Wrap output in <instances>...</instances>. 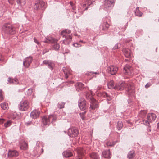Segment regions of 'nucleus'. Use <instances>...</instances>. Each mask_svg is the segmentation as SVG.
Segmentation results:
<instances>
[{"label":"nucleus","instance_id":"nucleus-1","mask_svg":"<svg viewBox=\"0 0 159 159\" xmlns=\"http://www.w3.org/2000/svg\"><path fill=\"white\" fill-rule=\"evenodd\" d=\"M127 87V93L128 95H131L134 93L135 91L133 84L130 83L125 82H120L118 84L115 86V89L116 90H122L125 88Z\"/></svg>","mask_w":159,"mask_h":159},{"label":"nucleus","instance_id":"nucleus-2","mask_svg":"<svg viewBox=\"0 0 159 159\" xmlns=\"http://www.w3.org/2000/svg\"><path fill=\"white\" fill-rule=\"evenodd\" d=\"M2 30L4 35L8 36L10 35H12L15 33L14 27L9 24H6L3 27Z\"/></svg>","mask_w":159,"mask_h":159},{"label":"nucleus","instance_id":"nucleus-3","mask_svg":"<svg viewBox=\"0 0 159 159\" xmlns=\"http://www.w3.org/2000/svg\"><path fill=\"white\" fill-rule=\"evenodd\" d=\"M114 0H105L103 5L104 9L105 10H109L114 6Z\"/></svg>","mask_w":159,"mask_h":159},{"label":"nucleus","instance_id":"nucleus-4","mask_svg":"<svg viewBox=\"0 0 159 159\" xmlns=\"http://www.w3.org/2000/svg\"><path fill=\"white\" fill-rule=\"evenodd\" d=\"M79 133V130L75 127H71L68 129V134L70 137H76L77 136Z\"/></svg>","mask_w":159,"mask_h":159},{"label":"nucleus","instance_id":"nucleus-5","mask_svg":"<svg viewBox=\"0 0 159 159\" xmlns=\"http://www.w3.org/2000/svg\"><path fill=\"white\" fill-rule=\"evenodd\" d=\"M18 107L21 111H27L29 107V103L27 100L22 101L20 102Z\"/></svg>","mask_w":159,"mask_h":159},{"label":"nucleus","instance_id":"nucleus-6","mask_svg":"<svg viewBox=\"0 0 159 159\" xmlns=\"http://www.w3.org/2000/svg\"><path fill=\"white\" fill-rule=\"evenodd\" d=\"M78 106L80 110L84 111L88 107V104L84 98H81L78 102Z\"/></svg>","mask_w":159,"mask_h":159},{"label":"nucleus","instance_id":"nucleus-7","mask_svg":"<svg viewBox=\"0 0 159 159\" xmlns=\"http://www.w3.org/2000/svg\"><path fill=\"white\" fill-rule=\"evenodd\" d=\"M45 2L42 1H36L34 5V8L35 9H39L42 7H45Z\"/></svg>","mask_w":159,"mask_h":159},{"label":"nucleus","instance_id":"nucleus-8","mask_svg":"<svg viewBox=\"0 0 159 159\" xmlns=\"http://www.w3.org/2000/svg\"><path fill=\"white\" fill-rule=\"evenodd\" d=\"M43 147V144L39 141L37 142L36 149L37 152L39 154H41L43 153L44 150L42 148Z\"/></svg>","mask_w":159,"mask_h":159},{"label":"nucleus","instance_id":"nucleus-9","mask_svg":"<svg viewBox=\"0 0 159 159\" xmlns=\"http://www.w3.org/2000/svg\"><path fill=\"white\" fill-rule=\"evenodd\" d=\"M63 38H65V39L62 41V43L66 45H68L71 41L72 36L71 35H64Z\"/></svg>","mask_w":159,"mask_h":159},{"label":"nucleus","instance_id":"nucleus-10","mask_svg":"<svg viewBox=\"0 0 159 159\" xmlns=\"http://www.w3.org/2000/svg\"><path fill=\"white\" fill-rule=\"evenodd\" d=\"M32 57H29L25 58L23 62V65L26 68H28L32 61Z\"/></svg>","mask_w":159,"mask_h":159},{"label":"nucleus","instance_id":"nucleus-11","mask_svg":"<svg viewBox=\"0 0 159 159\" xmlns=\"http://www.w3.org/2000/svg\"><path fill=\"white\" fill-rule=\"evenodd\" d=\"M118 68L114 66H111L107 68L108 72L112 75H115L118 70Z\"/></svg>","mask_w":159,"mask_h":159},{"label":"nucleus","instance_id":"nucleus-12","mask_svg":"<svg viewBox=\"0 0 159 159\" xmlns=\"http://www.w3.org/2000/svg\"><path fill=\"white\" fill-rule=\"evenodd\" d=\"M90 103V108L92 110H94L98 107V102L94 98L91 99Z\"/></svg>","mask_w":159,"mask_h":159},{"label":"nucleus","instance_id":"nucleus-13","mask_svg":"<svg viewBox=\"0 0 159 159\" xmlns=\"http://www.w3.org/2000/svg\"><path fill=\"white\" fill-rule=\"evenodd\" d=\"M58 41V40L56 39L51 37H48L47 38L46 40H45L44 42L45 43H57Z\"/></svg>","mask_w":159,"mask_h":159},{"label":"nucleus","instance_id":"nucleus-14","mask_svg":"<svg viewBox=\"0 0 159 159\" xmlns=\"http://www.w3.org/2000/svg\"><path fill=\"white\" fill-rule=\"evenodd\" d=\"M122 51L126 57L130 58L132 57V54L129 49L124 48L122 49Z\"/></svg>","mask_w":159,"mask_h":159},{"label":"nucleus","instance_id":"nucleus-15","mask_svg":"<svg viewBox=\"0 0 159 159\" xmlns=\"http://www.w3.org/2000/svg\"><path fill=\"white\" fill-rule=\"evenodd\" d=\"M40 112L37 110H34L30 113V116L33 118L36 119L39 116Z\"/></svg>","mask_w":159,"mask_h":159},{"label":"nucleus","instance_id":"nucleus-16","mask_svg":"<svg viewBox=\"0 0 159 159\" xmlns=\"http://www.w3.org/2000/svg\"><path fill=\"white\" fill-rule=\"evenodd\" d=\"M42 122L44 125H49L50 123V120L49 116H43L42 119Z\"/></svg>","mask_w":159,"mask_h":159},{"label":"nucleus","instance_id":"nucleus-17","mask_svg":"<svg viewBox=\"0 0 159 159\" xmlns=\"http://www.w3.org/2000/svg\"><path fill=\"white\" fill-rule=\"evenodd\" d=\"M19 155L18 152L15 150H10L8 151V157H16Z\"/></svg>","mask_w":159,"mask_h":159},{"label":"nucleus","instance_id":"nucleus-18","mask_svg":"<svg viewBox=\"0 0 159 159\" xmlns=\"http://www.w3.org/2000/svg\"><path fill=\"white\" fill-rule=\"evenodd\" d=\"M97 95L99 97L102 96L104 98L107 97V100L108 101L111 100L112 98L111 96L105 92H102L98 93Z\"/></svg>","mask_w":159,"mask_h":159},{"label":"nucleus","instance_id":"nucleus-19","mask_svg":"<svg viewBox=\"0 0 159 159\" xmlns=\"http://www.w3.org/2000/svg\"><path fill=\"white\" fill-rule=\"evenodd\" d=\"M156 116L155 114L153 113H149L148 114L147 116V119L149 121L152 122V121L155 120L156 118Z\"/></svg>","mask_w":159,"mask_h":159},{"label":"nucleus","instance_id":"nucleus-20","mask_svg":"<svg viewBox=\"0 0 159 159\" xmlns=\"http://www.w3.org/2000/svg\"><path fill=\"white\" fill-rule=\"evenodd\" d=\"M8 81L10 84H17L19 83V80L16 78L11 79L9 77L8 79Z\"/></svg>","mask_w":159,"mask_h":159},{"label":"nucleus","instance_id":"nucleus-21","mask_svg":"<svg viewBox=\"0 0 159 159\" xmlns=\"http://www.w3.org/2000/svg\"><path fill=\"white\" fill-rule=\"evenodd\" d=\"M131 67L128 65H126L124 68L123 72L125 74L129 75L130 73Z\"/></svg>","mask_w":159,"mask_h":159},{"label":"nucleus","instance_id":"nucleus-22","mask_svg":"<svg viewBox=\"0 0 159 159\" xmlns=\"http://www.w3.org/2000/svg\"><path fill=\"white\" fill-rule=\"evenodd\" d=\"M102 156L105 158H110L111 156L110 150H107L103 151L102 153Z\"/></svg>","mask_w":159,"mask_h":159},{"label":"nucleus","instance_id":"nucleus-23","mask_svg":"<svg viewBox=\"0 0 159 159\" xmlns=\"http://www.w3.org/2000/svg\"><path fill=\"white\" fill-rule=\"evenodd\" d=\"M62 154L63 156L66 157H70L72 156V153L69 150L64 151Z\"/></svg>","mask_w":159,"mask_h":159},{"label":"nucleus","instance_id":"nucleus-24","mask_svg":"<svg viewBox=\"0 0 159 159\" xmlns=\"http://www.w3.org/2000/svg\"><path fill=\"white\" fill-rule=\"evenodd\" d=\"M135 155L134 151L132 150L129 152L127 155V157L129 159H132Z\"/></svg>","mask_w":159,"mask_h":159},{"label":"nucleus","instance_id":"nucleus-25","mask_svg":"<svg viewBox=\"0 0 159 159\" xmlns=\"http://www.w3.org/2000/svg\"><path fill=\"white\" fill-rule=\"evenodd\" d=\"M62 70L64 73L65 78H67L68 77V75L70 73V70L68 69H66V68L64 67Z\"/></svg>","mask_w":159,"mask_h":159},{"label":"nucleus","instance_id":"nucleus-26","mask_svg":"<svg viewBox=\"0 0 159 159\" xmlns=\"http://www.w3.org/2000/svg\"><path fill=\"white\" fill-rule=\"evenodd\" d=\"M107 86L109 89H115V86L114 85V82L113 80H111L108 82L107 83Z\"/></svg>","mask_w":159,"mask_h":159},{"label":"nucleus","instance_id":"nucleus-27","mask_svg":"<svg viewBox=\"0 0 159 159\" xmlns=\"http://www.w3.org/2000/svg\"><path fill=\"white\" fill-rule=\"evenodd\" d=\"M147 114V111L145 110H141L138 114V116L139 117L142 118H144Z\"/></svg>","mask_w":159,"mask_h":159},{"label":"nucleus","instance_id":"nucleus-28","mask_svg":"<svg viewBox=\"0 0 159 159\" xmlns=\"http://www.w3.org/2000/svg\"><path fill=\"white\" fill-rule=\"evenodd\" d=\"M109 27V25L106 22L103 23L101 28L102 30H106Z\"/></svg>","mask_w":159,"mask_h":159},{"label":"nucleus","instance_id":"nucleus-29","mask_svg":"<svg viewBox=\"0 0 159 159\" xmlns=\"http://www.w3.org/2000/svg\"><path fill=\"white\" fill-rule=\"evenodd\" d=\"M20 149L23 150H26L28 148V144L25 142H24L20 147Z\"/></svg>","mask_w":159,"mask_h":159},{"label":"nucleus","instance_id":"nucleus-30","mask_svg":"<svg viewBox=\"0 0 159 159\" xmlns=\"http://www.w3.org/2000/svg\"><path fill=\"white\" fill-rule=\"evenodd\" d=\"M17 4L22 7L25 5L26 3V0H16Z\"/></svg>","mask_w":159,"mask_h":159},{"label":"nucleus","instance_id":"nucleus-31","mask_svg":"<svg viewBox=\"0 0 159 159\" xmlns=\"http://www.w3.org/2000/svg\"><path fill=\"white\" fill-rule=\"evenodd\" d=\"M90 157L93 159H98L99 158V155L95 152H93L90 154Z\"/></svg>","mask_w":159,"mask_h":159},{"label":"nucleus","instance_id":"nucleus-32","mask_svg":"<svg viewBox=\"0 0 159 159\" xmlns=\"http://www.w3.org/2000/svg\"><path fill=\"white\" fill-rule=\"evenodd\" d=\"M135 13L136 16L139 17L141 16L142 15V13L139 10V7H137L136 8V9L135 11Z\"/></svg>","mask_w":159,"mask_h":159},{"label":"nucleus","instance_id":"nucleus-33","mask_svg":"<svg viewBox=\"0 0 159 159\" xmlns=\"http://www.w3.org/2000/svg\"><path fill=\"white\" fill-rule=\"evenodd\" d=\"M93 0H87L85 1V2L86 3L87 6L85 8L84 10H86L88 9V8L89 6L91 5L93 3Z\"/></svg>","mask_w":159,"mask_h":159},{"label":"nucleus","instance_id":"nucleus-34","mask_svg":"<svg viewBox=\"0 0 159 159\" xmlns=\"http://www.w3.org/2000/svg\"><path fill=\"white\" fill-rule=\"evenodd\" d=\"M49 117L50 121H51L52 123L55 122L57 120V116L56 115H51L49 116Z\"/></svg>","mask_w":159,"mask_h":159},{"label":"nucleus","instance_id":"nucleus-35","mask_svg":"<svg viewBox=\"0 0 159 159\" xmlns=\"http://www.w3.org/2000/svg\"><path fill=\"white\" fill-rule=\"evenodd\" d=\"M1 108L4 110L7 109L8 108V104L4 102L1 104Z\"/></svg>","mask_w":159,"mask_h":159},{"label":"nucleus","instance_id":"nucleus-36","mask_svg":"<svg viewBox=\"0 0 159 159\" xmlns=\"http://www.w3.org/2000/svg\"><path fill=\"white\" fill-rule=\"evenodd\" d=\"M76 87L80 89V90H82L84 87V85L81 83L77 82L75 84Z\"/></svg>","mask_w":159,"mask_h":159},{"label":"nucleus","instance_id":"nucleus-37","mask_svg":"<svg viewBox=\"0 0 159 159\" xmlns=\"http://www.w3.org/2000/svg\"><path fill=\"white\" fill-rule=\"evenodd\" d=\"M71 31L68 29H66L62 31L61 33V35L63 36L64 35H65L64 34H66L68 35L71 33Z\"/></svg>","mask_w":159,"mask_h":159},{"label":"nucleus","instance_id":"nucleus-38","mask_svg":"<svg viewBox=\"0 0 159 159\" xmlns=\"http://www.w3.org/2000/svg\"><path fill=\"white\" fill-rule=\"evenodd\" d=\"M123 127L122 123L121 121H119L117 123V129L118 130H120Z\"/></svg>","mask_w":159,"mask_h":159},{"label":"nucleus","instance_id":"nucleus-39","mask_svg":"<svg viewBox=\"0 0 159 159\" xmlns=\"http://www.w3.org/2000/svg\"><path fill=\"white\" fill-rule=\"evenodd\" d=\"M65 103L63 102H61L58 103L57 107L59 109H61L64 107Z\"/></svg>","mask_w":159,"mask_h":159},{"label":"nucleus","instance_id":"nucleus-40","mask_svg":"<svg viewBox=\"0 0 159 159\" xmlns=\"http://www.w3.org/2000/svg\"><path fill=\"white\" fill-rule=\"evenodd\" d=\"M47 66L51 70H52L53 69L54 63L52 61H51L50 62L49 64H48Z\"/></svg>","mask_w":159,"mask_h":159},{"label":"nucleus","instance_id":"nucleus-41","mask_svg":"<svg viewBox=\"0 0 159 159\" xmlns=\"http://www.w3.org/2000/svg\"><path fill=\"white\" fill-rule=\"evenodd\" d=\"M56 43V44L53 45V48L54 50L57 51L59 49L60 46L59 44Z\"/></svg>","mask_w":159,"mask_h":159},{"label":"nucleus","instance_id":"nucleus-42","mask_svg":"<svg viewBox=\"0 0 159 159\" xmlns=\"http://www.w3.org/2000/svg\"><path fill=\"white\" fill-rule=\"evenodd\" d=\"M78 155L79 157H82L84 156V153L83 150H79L78 151Z\"/></svg>","mask_w":159,"mask_h":159},{"label":"nucleus","instance_id":"nucleus-43","mask_svg":"<svg viewBox=\"0 0 159 159\" xmlns=\"http://www.w3.org/2000/svg\"><path fill=\"white\" fill-rule=\"evenodd\" d=\"M75 14H77L78 13V15H76V16L77 17H80L83 13V12L81 11H73Z\"/></svg>","mask_w":159,"mask_h":159},{"label":"nucleus","instance_id":"nucleus-44","mask_svg":"<svg viewBox=\"0 0 159 159\" xmlns=\"http://www.w3.org/2000/svg\"><path fill=\"white\" fill-rule=\"evenodd\" d=\"M143 122L144 125L148 126L149 125L150 123L151 122L150 121H149V120H148L147 119V120H143Z\"/></svg>","mask_w":159,"mask_h":159},{"label":"nucleus","instance_id":"nucleus-45","mask_svg":"<svg viewBox=\"0 0 159 159\" xmlns=\"http://www.w3.org/2000/svg\"><path fill=\"white\" fill-rule=\"evenodd\" d=\"M106 144L108 146H112L115 144V143L114 142L109 141L107 142L106 143Z\"/></svg>","mask_w":159,"mask_h":159},{"label":"nucleus","instance_id":"nucleus-46","mask_svg":"<svg viewBox=\"0 0 159 159\" xmlns=\"http://www.w3.org/2000/svg\"><path fill=\"white\" fill-rule=\"evenodd\" d=\"M11 121L10 120L7 121L6 123L4 124V126L5 127H7L11 125Z\"/></svg>","mask_w":159,"mask_h":159},{"label":"nucleus","instance_id":"nucleus-47","mask_svg":"<svg viewBox=\"0 0 159 159\" xmlns=\"http://www.w3.org/2000/svg\"><path fill=\"white\" fill-rule=\"evenodd\" d=\"M86 112L84 111V112L80 113V117L82 119V120H84L85 118V114L86 113Z\"/></svg>","mask_w":159,"mask_h":159},{"label":"nucleus","instance_id":"nucleus-48","mask_svg":"<svg viewBox=\"0 0 159 159\" xmlns=\"http://www.w3.org/2000/svg\"><path fill=\"white\" fill-rule=\"evenodd\" d=\"M51 61L50 60H45L43 61V63L45 65H48V64H49Z\"/></svg>","mask_w":159,"mask_h":159},{"label":"nucleus","instance_id":"nucleus-49","mask_svg":"<svg viewBox=\"0 0 159 159\" xmlns=\"http://www.w3.org/2000/svg\"><path fill=\"white\" fill-rule=\"evenodd\" d=\"M4 99L1 90H0V101H2Z\"/></svg>","mask_w":159,"mask_h":159},{"label":"nucleus","instance_id":"nucleus-50","mask_svg":"<svg viewBox=\"0 0 159 159\" xmlns=\"http://www.w3.org/2000/svg\"><path fill=\"white\" fill-rule=\"evenodd\" d=\"M32 124L33 123L31 121H29L25 122V124L27 126H29Z\"/></svg>","mask_w":159,"mask_h":159},{"label":"nucleus","instance_id":"nucleus-51","mask_svg":"<svg viewBox=\"0 0 159 159\" xmlns=\"http://www.w3.org/2000/svg\"><path fill=\"white\" fill-rule=\"evenodd\" d=\"M73 45L75 47H80L81 45L78 43H75L73 44Z\"/></svg>","mask_w":159,"mask_h":159},{"label":"nucleus","instance_id":"nucleus-52","mask_svg":"<svg viewBox=\"0 0 159 159\" xmlns=\"http://www.w3.org/2000/svg\"><path fill=\"white\" fill-rule=\"evenodd\" d=\"M49 50L48 49H45L43 51L42 54L43 55L45 53L48 52Z\"/></svg>","mask_w":159,"mask_h":159},{"label":"nucleus","instance_id":"nucleus-53","mask_svg":"<svg viewBox=\"0 0 159 159\" xmlns=\"http://www.w3.org/2000/svg\"><path fill=\"white\" fill-rule=\"evenodd\" d=\"M34 42L37 44H40L39 42L38 41V40L35 37L34 38Z\"/></svg>","mask_w":159,"mask_h":159},{"label":"nucleus","instance_id":"nucleus-54","mask_svg":"<svg viewBox=\"0 0 159 159\" xmlns=\"http://www.w3.org/2000/svg\"><path fill=\"white\" fill-rule=\"evenodd\" d=\"M118 44H116L115 46L113 48V49H116L118 48Z\"/></svg>","mask_w":159,"mask_h":159},{"label":"nucleus","instance_id":"nucleus-55","mask_svg":"<svg viewBox=\"0 0 159 159\" xmlns=\"http://www.w3.org/2000/svg\"><path fill=\"white\" fill-rule=\"evenodd\" d=\"M87 5L84 2L82 4V7L83 8H85L87 7Z\"/></svg>","mask_w":159,"mask_h":159},{"label":"nucleus","instance_id":"nucleus-56","mask_svg":"<svg viewBox=\"0 0 159 159\" xmlns=\"http://www.w3.org/2000/svg\"><path fill=\"white\" fill-rule=\"evenodd\" d=\"M151 85V84L150 83H147L145 85V87L146 88H147L149 87Z\"/></svg>","mask_w":159,"mask_h":159},{"label":"nucleus","instance_id":"nucleus-57","mask_svg":"<svg viewBox=\"0 0 159 159\" xmlns=\"http://www.w3.org/2000/svg\"><path fill=\"white\" fill-rule=\"evenodd\" d=\"M4 122V120L3 119H0V124H2Z\"/></svg>","mask_w":159,"mask_h":159},{"label":"nucleus","instance_id":"nucleus-58","mask_svg":"<svg viewBox=\"0 0 159 159\" xmlns=\"http://www.w3.org/2000/svg\"><path fill=\"white\" fill-rule=\"evenodd\" d=\"M157 128L159 129V122L157 124Z\"/></svg>","mask_w":159,"mask_h":159},{"label":"nucleus","instance_id":"nucleus-59","mask_svg":"<svg viewBox=\"0 0 159 159\" xmlns=\"http://www.w3.org/2000/svg\"><path fill=\"white\" fill-rule=\"evenodd\" d=\"M28 90L29 91H31L30 94H31L32 93V89H28Z\"/></svg>","mask_w":159,"mask_h":159},{"label":"nucleus","instance_id":"nucleus-60","mask_svg":"<svg viewBox=\"0 0 159 159\" xmlns=\"http://www.w3.org/2000/svg\"><path fill=\"white\" fill-rule=\"evenodd\" d=\"M93 73H94L95 74H98L99 73H98L97 72H92Z\"/></svg>","mask_w":159,"mask_h":159},{"label":"nucleus","instance_id":"nucleus-61","mask_svg":"<svg viewBox=\"0 0 159 159\" xmlns=\"http://www.w3.org/2000/svg\"><path fill=\"white\" fill-rule=\"evenodd\" d=\"M2 60V57L0 56V61H1V60Z\"/></svg>","mask_w":159,"mask_h":159},{"label":"nucleus","instance_id":"nucleus-62","mask_svg":"<svg viewBox=\"0 0 159 159\" xmlns=\"http://www.w3.org/2000/svg\"><path fill=\"white\" fill-rule=\"evenodd\" d=\"M72 9L74 11V10H75V7H72Z\"/></svg>","mask_w":159,"mask_h":159},{"label":"nucleus","instance_id":"nucleus-63","mask_svg":"<svg viewBox=\"0 0 159 159\" xmlns=\"http://www.w3.org/2000/svg\"><path fill=\"white\" fill-rule=\"evenodd\" d=\"M70 5L72 6V3L71 2H70Z\"/></svg>","mask_w":159,"mask_h":159},{"label":"nucleus","instance_id":"nucleus-64","mask_svg":"<svg viewBox=\"0 0 159 159\" xmlns=\"http://www.w3.org/2000/svg\"><path fill=\"white\" fill-rule=\"evenodd\" d=\"M78 159H82V158L81 157H78Z\"/></svg>","mask_w":159,"mask_h":159}]
</instances>
